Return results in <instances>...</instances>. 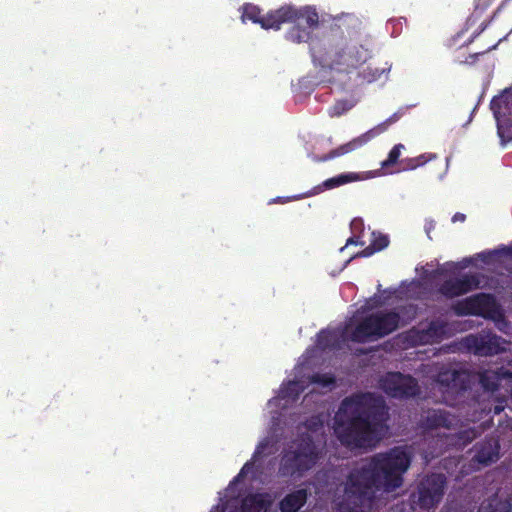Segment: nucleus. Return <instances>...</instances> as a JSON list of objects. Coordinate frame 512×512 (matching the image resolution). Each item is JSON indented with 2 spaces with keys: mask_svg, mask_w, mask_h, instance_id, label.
Masks as SVG:
<instances>
[{
  "mask_svg": "<svg viewBox=\"0 0 512 512\" xmlns=\"http://www.w3.org/2000/svg\"><path fill=\"white\" fill-rule=\"evenodd\" d=\"M412 454L406 447L396 446L377 453L350 471L343 499L335 512H365L376 491L393 492L400 488L411 465Z\"/></svg>",
  "mask_w": 512,
  "mask_h": 512,
  "instance_id": "obj_1",
  "label": "nucleus"
},
{
  "mask_svg": "<svg viewBox=\"0 0 512 512\" xmlns=\"http://www.w3.org/2000/svg\"><path fill=\"white\" fill-rule=\"evenodd\" d=\"M388 407L381 396L371 392L345 397L334 416V433L349 448L374 447L382 438Z\"/></svg>",
  "mask_w": 512,
  "mask_h": 512,
  "instance_id": "obj_2",
  "label": "nucleus"
},
{
  "mask_svg": "<svg viewBox=\"0 0 512 512\" xmlns=\"http://www.w3.org/2000/svg\"><path fill=\"white\" fill-rule=\"evenodd\" d=\"M309 47L316 65L339 73H351L371 57L370 51L362 44L334 33L312 40Z\"/></svg>",
  "mask_w": 512,
  "mask_h": 512,
  "instance_id": "obj_3",
  "label": "nucleus"
},
{
  "mask_svg": "<svg viewBox=\"0 0 512 512\" xmlns=\"http://www.w3.org/2000/svg\"><path fill=\"white\" fill-rule=\"evenodd\" d=\"M404 308L384 309L372 312L363 317L350 334L355 343H367L382 339L404 326L401 312Z\"/></svg>",
  "mask_w": 512,
  "mask_h": 512,
  "instance_id": "obj_4",
  "label": "nucleus"
},
{
  "mask_svg": "<svg viewBox=\"0 0 512 512\" xmlns=\"http://www.w3.org/2000/svg\"><path fill=\"white\" fill-rule=\"evenodd\" d=\"M300 18H305L306 23L311 27L319 23L317 11L311 7L296 8L292 5H284L280 8L268 12L265 16L261 15V10L253 4L243 6L242 20H250L258 23L263 29L279 30L286 22H295Z\"/></svg>",
  "mask_w": 512,
  "mask_h": 512,
  "instance_id": "obj_5",
  "label": "nucleus"
},
{
  "mask_svg": "<svg viewBox=\"0 0 512 512\" xmlns=\"http://www.w3.org/2000/svg\"><path fill=\"white\" fill-rule=\"evenodd\" d=\"M319 453L313 439L300 438L294 449L285 451L281 458L279 473L283 477L302 476L318 461Z\"/></svg>",
  "mask_w": 512,
  "mask_h": 512,
  "instance_id": "obj_6",
  "label": "nucleus"
},
{
  "mask_svg": "<svg viewBox=\"0 0 512 512\" xmlns=\"http://www.w3.org/2000/svg\"><path fill=\"white\" fill-rule=\"evenodd\" d=\"M447 478L442 473L424 475L411 494L412 503L423 510L435 508L443 499Z\"/></svg>",
  "mask_w": 512,
  "mask_h": 512,
  "instance_id": "obj_7",
  "label": "nucleus"
},
{
  "mask_svg": "<svg viewBox=\"0 0 512 512\" xmlns=\"http://www.w3.org/2000/svg\"><path fill=\"white\" fill-rule=\"evenodd\" d=\"M457 316H480L489 320H496L501 316L500 307L494 295L477 293L457 301L452 306Z\"/></svg>",
  "mask_w": 512,
  "mask_h": 512,
  "instance_id": "obj_8",
  "label": "nucleus"
},
{
  "mask_svg": "<svg viewBox=\"0 0 512 512\" xmlns=\"http://www.w3.org/2000/svg\"><path fill=\"white\" fill-rule=\"evenodd\" d=\"M380 388L386 395L396 399H408L420 393L417 380L401 372H388L381 378Z\"/></svg>",
  "mask_w": 512,
  "mask_h": 512,
  "instance_id": "obj_9",
  "label": "nucleus"
},
{
  "mask_svg": "<svg viewBox=\"0 0 512 512\" xmlns=\"http://www.w3.org/2000/svg\"><path fill=\"white\" fill-rule=\"evenodd\" d=\"M497 122V134L502 145L512 142V97L507 93L491 101Z\"/></svg>",
  "mask_w": 512,
  "mask_h": 512,
  "instance_id": "obj_10",
  "label": "nucleus"
},
{
  "mask_svg": "<svg viewBox=\"0 0 512 512\" xmlns=\"http://www.w3.org/2000/svg\"><path fill=\"white\" fill-rule=\"evenodd\" d=\"M465 345L478 356H494L506 349V341L490 332L468 335L465 338Z\"/></svg>",
  "mask_w": 512,
  "mask_h": 512,
  "instance_id": "obj_11",
  "label": "nucleus"
},
{
  "mask_svg": "<svg viewBox=\"0 0 512 512\" xmlns=\"http://www.w3.org/2000/svg\"><path fill=\"white\" fill-rule=\"evenodd\" d=\"M480 286V278L475 273H465L460 277L449 278L438 287V292L447 299L462 296Z\"/></svg>",
  "mask_w": 512,
  "mask_h": 512,
  "instance_id": "obj_12",
  "label": "nucleus"
},
{
  "mask_svg": "<svg viewBox=\"0 0 512 512\" xmlns=\"http://www.w3.org/2000/svg\"><path fill=\"white\" fill-rule=\"evenodd\" d=\"M458 423V417L444 409H429L422 416L420 426L424 430H436L439 428L455 430Z\"/></svg>",
  "mask_w": 512,
  "mask_h": 512,
  "instance_id": "obj_13",
  "label": "nucleus"
},
{
  "mask_svg": "<svg viewBox=\"0 0 512 512\" xmlns=\"http://www.w3.org/2000/svg\"><path fill=\"white\" fill-rule=\"evenodd\" d=\"M500 445L498 440L493 437L485 438L476 443L473 447L474 455L471 458L473 466L477 468L488 466L499 459Z\"/></svg>",
  "mask_w": 512,
  "mask_h": 512,
  "instance_id": "obj_14",
  "label": "nucleus"
},
{
  "mask_svg": "<svg viewBox=\"0 0 512 512\" xmlns=\"http://www.w3.org/2000/svg\"><path fill=\"white\" fill-rule=\"evenodd\" d=\"M447 324L439 319L429 322L426 328L412 330L411 338L415 344L428 345L441 342L446 335Z\"/></svg>",
  "mask_w": 512,
  "mask_h": 512,
  "instance_id": "obj_15",
  "label": "nucleus"
},
{
  "mask_svg": "<svg viewBox=\"0 0 512 512\" xmlns=\"http://www.w3.org/2000/svg\"><path fill=\"white\" fill-rule=\"evenodd\" d=\"M437 382L453 393L464 392L469 388V376L462 370H445L439 372Z\"/></svg>",
  "mask_w": 512,
  "mask_h": 512,
  "instance_id": "obj_16",
  "label": "nucleus"
},
{
  "mask_svg": "<svg viewBox=\"0 0 512 512\" xmlns=\"http://www.w3.org/2000/svg\"><path fill=\"white\" fill-rule=\"evenodd\" d=\"M373 139V132H365L361 134L360 136L353 138L351 141L340 145L339 147L332 149L326 154H323L321 156H316L314 160L316 162H327L332 159H335L337 157L346 155L348 153H351L365 144H367L370 140Z\"/></svg>",
  "mask_w": 512,
  "mask_h": 512,
  "instance_id": "obj_17",
  "label": "nucleus"
},
{
  "mask_svg": "<svg viewBox=\"0 0 512 512\" xmlns=\"http://www.w3.org/2000/svg\"><path fill=\"white\" fill-rule=\"evenodd\" d=\"M272 505V498L269 493H252L245 496L239 508L229 512H267Z\"/></svg>",
  "mask_w": 512,
  "mask_h": 512,
  "instance_id": "obj_18",
  "label": "nucleus"
},
{
  "mask_svg": "<svg viewBox=\"0 0 512 512\" xmlns=\"http://www.w3.org/2000/svg\"><path fill=\"white\" fill-rule=\"evenodd\" d=\"M503 381L512 383V371L504 367L486 370L480 375V384L486 391H497Z\"/></svg>",
  "mask_w": 512,
  "mask_h": 512,
  "instance_id": "obj_19",
  "label": "nucleus"
},
{
  "mask_svg": "<svg viewBox=\"0 0 512 512\" xmlns=\"http://www.w3.org/2000/svg\"><path fill=\"white\" fill-rule=\"evenodd\" d=\"M307 489H298L287 494L279 502V510L281 512H298L307 502Z\"/></svg>",
  "mask_w": 512,
  "mask_h": 512,
  "instance_id": "obj_20",
  "label": "nucleus"
},
{
  "mask_svg": "<svg viewBox=\"0 0 512 512\" xmlns=\"http://www.w3.org/2000/svg\"><path fill=\"white\" fill-rule=\"evenodd\" d=\"M358 180H360V177L357 173L347 172L326 179L317 188L319 189V191L331 190L348 183L356 182Z\"/></svg>",
  "mask_w": 512,
  "mask_h": 512,
  "instance_id": "obj_21",
  "label": "nucleus"
},
{
  "mask_svg": "<svg viewBox=\"0 0 512 512\" xmlns=\"http://www.w3.org/2000/svg\"><path fill=\"white\" fill-rule=\"evenodd\" d=\"M294 24H296L295 26H293L288 32H287V39L293 43H302V42H307L310 40V42L313 40L310 38V32L305 29V28H301L300 25L301 23H304L308 28H310V26L306 23V20L305 18H300L299 20L293 22ZM317 25L315 26H311V29L317 27Z\"/></svg>",
  "mask_w": 512,
  "mask_h": 512,
  "instance_id": "obj_22",
  "label": "nucleus"
},
{
  "mask_svg": "<svg viewBox=\"0 0 512 512\" xmlns=\"http://www.w3.org/2000/svg\"><path fill=\"white\" fill-rule=\"evenodd\" d=\"M479 512H512V505L508 500L491 498L486 504H482Z\"/></svg>",
  "mask_w": 512,
  "mask_h": 512,
  "instance_id": "obj_23",
  "label": "nucleus"
},
{
  "mask_svg": "<svg viewBox=\"0 0 512 512\" xmlns=\"http://www.w3.org/2000/svg\"><path fill=\"white\" fill-rule=\"evenodd\" d=\"M316 345L322 350L334 349L338 346V337L332 331L321 330L317 334Z\"/></svg>",
  "mask_w": 512,
  "mask_h": 512,
  "instance_id": "obj_24",
  "label": "nucleus"
},
{
  "mask_svg": "<svg viewBox=\"0 0 512 512\" xmlns=\"http://www.w3.org/2000/svg\"><path fill=\"white\" fill-rule=\"evenodd\" d=\"M303 390L304 387L301 385L299 381H289L287 385L281 388V397L296 400L303 392Z\"/></svg>",
  "mask_w": 512,
  "mask_h": 512,
  "instance_id": "obj_25",
  "label": "nucleus"
},
{
  "mask_svg": "<svg viewBox=\"0 0 512 512\" xmlns=\"http://www.w3.org/2000/svg\"><path fill=\"white\" fill-rule=\"evenodd\" d=\"M354 106L352 101L347 99H340L335 101V103L329 107L328 114L331 117H339L349 111Z\"/></svg>",
  "mask_w": 512,
  "mask_h": 512,
  "instance_id": "obj_26",
  "label": "nucleus"
},
{
  "mask_svg": "<svg viewBox=\"0 0 512 512\" xmlns=\"http://www.w3.org/2000/svg\"><path fill=\"white\" fill-rule=\"evenodd\" d=\"M402 115H403L402 111H397L393 115H391L388 119H386L384 122H382L381 124H379L378 126L372 128V129H370L368 132H373V138H375L376 136H378L381 133H383L384 131H386L391 124L397 122L402 117Z\"/></svg>",
  "mask_w": 512,
  "mask_h": 512,
  "instance_id": "obj_27",
  "label": "nucleus"
},
{
  "mask_svg": "<svg viewBox=\"0 0 512 512\" xmlns=\"http://www.w3.org/2000/svg\"><path fill=\"white\" fill-rule=\"evenodd\" d=\"M404 149L403 144H396L389 152L388 157L381 163L382 168H388L398 162L401 151Z\"/></svg>",
  "mask_w": 512,
  "mask_h": 512,
  "instance_id": "obj_28",
  "label": "nucleus"
},
{
  "mask_svg": "<svg viewBox=\"0 0 512 512\" xmlns=\"http://www.w3.org/2000/svg\"><path fill=\"white\" fill-rule=\"evenodd\" d=\"M427 161H428V159L426 158V156L424 154L419 155L417 157H413V158H407L402 161V165H403L402 169L403 170H413V169H416V168L424 165Z\"/></svg>",
  "mask_w": 512,
  "mask_h": 512,
  "instance_id": "obj_29",
  "label": "nucleus"
},
{
  "mask_svg": "<svg viewBox=\"0 0 512 512\" xmlns=\"http://www.w3.org/2000/svg\"><path fill=\"white\" fill-rule=\"evenodd\" d=\"M310 382L313 384H319L324 387L330 386L335 383L334 376L330 374H321V373H314L309 378Z\"/></svg>",
  "mask_w": 512,
  "mask_h": 512,
  "instance_id": "obj_30",
  "label": "nucleus"
},
{
  "mask_svg": "<svg viewBox=\"0 0 512 512\" xmlns=\"http://www.w3.org/2000/svg\"><path fill=\"white\" fill-rule=\"evenodd\" d=\"M373 239L370 245L378 252L385 249L389 245V238L387 235L375 232L372 233Z\"/></svg>",
  "mask_w": 512,
  "mask_h": 512,
  "instance_id": "obj_31",
  "label": "nucleus"
},
{
  "mask_svg": "<svg viewBox=\"0 0 512 512\" xmlns=\"http://www.w3.org/2000/svg\"><path fill=\"white\" fill-rule=\"evenodd\" d=\"M478 437V431L475 428L462 430L458 433L459 443L466 446Z\"/></svg>",
  "mask_w": 512,
  "mask_h": 512,
  "instance_id": "obj_32",
  "label": "nucleus"
},
{
  "mask_svg": "<svg viewBox=\"0 0 512 512\" xmlns=\"http://www.w3.org/2000/svg\"><path fill=\"white\" fill-rule=\"evenodd\" d=\"M253 462L252 461H247L243 467L241 468V470L239 471V473L234 477L233 481L231 482L232 484L233 483H237V482H240L243 478L246 477V475L252 470L253 468Z\"/></svg>",
  "mask_w": 512,
  "mask_h": 512,
  "instance_id": "obj_33",
  "label": "nucleus"
},
{
  "mask_svg": "<svg viewBox=\"0 0 512 512\" xmlns=\"http://www.w3.org/2000/svg\"><path fill=\"white\" fill-rule=\"evenodd\" d=\"M502 41V38L498 39L493 45L489 46L487 49H485L484 51L482 52H478V53H474V54H471L470 55V58H477L479 55H483L491 50H494L497 48V46L499 45V43Z\"/></svg>",
  "mask_w": 512,
  "mask_h": 512,
  "instance_id": "obj_34",
  "label": "nucleus"
},
{
  "mask_svg": "<svg viewBox=\"0 0 512 512\" xmlns=\"http://www.w3.org/2000/svg\"><path fill=\"white\" fill-rule=\"evenodd\" d=\"M351 230L353 231V233H355L357 231H362L363 230V221H362V219H354V220H352V222H351Z\"/></svg>",
  "mask_w": 512,
  "mask_h": 512,
  "instance_id": "obj_35",
  "label": "nucleus"
},
{
  "mask_svg": "<svg viewBox=\"0 0 512 512\" xmlns=\"http://www.w3.org/2000/svg\"><path fill=\"white\" fill-rule=\"evenodd\" d=\"M348 245H360V246H363L364 245V242L360 240V237L359 236H352L350 238H348V240L346 241V246Z\"/></svg>",
  "mask_w": 512,
  "mask_h": 512,
  "instance_id": "obj_36",
  "label": "nucleus"
},
{
  "mask_svg": "<svg viewBox=\"0 0 512 512\" xmlns=\"http://www.w3.org/2000/svg\"><path fill=\"white\" fill-rule=\"evenodd\" d=\"M375 252L377 251L371 245H369L362 252L359 253V256L369 257Z\"/></svg>",
  "mask_w": 512,
  "mask_h": 512,
  "instance_id": "obj_37",
  "label": "nucleus"
},
{
  "mask_svg": "<svg viewBox=\"0 0 512 512\" xmlns=\"http://www.w3.org/2000/svg\"><path fill=\"white\" fill-rule=\"evenodd\" d=\"M487 26H488V23H486V22L482 23V24H481V26H480L479 31H477V32L473 33V35L471 36V38L469 39V41H468V42H469V43L473 42V41H474V39H475L477 36H479V34H480L481 32H483V31L486 29V27H487Z\"/></svg>",
  "mask_w": 512,
  "mask_h": 512,
  "instance_id": "obj_38",
  "label": "nucleus"
},
{
  "mask_svg": "<svg viewBox=\"0 0 512 512\" xmlns=\"http://www.w3.org/2000/svg\"><path fill=\"white\" fill-rule=\"evenodd\" d=\"M466 219V215L460 212H457L452 217V222H464Z\"/></svg>",
  "mask_w": 512,
  "mask_h": 512,
  "instance_id": "obj_39",
  "label": "nucleus"
},
{
  "mask_svg": "<svg viewBox=\"0 0 512 512\" xmlns=\"http://www.w3.org/2000/svg\"><path fill=\"white\" fill-rule=\"evenodd\" d=\"M479 256L481 257V259H482L484 262H487V256H490V253H487V254H486L485 252H483V253L479 254Z\"/></svg>",
  "mask_w": 512,
  "mask_h": 512,
  "instance_id": "obj_40",
  "label": "nucleus"
},
{
  "mask_svg": "<svg viewBox=\"0 0 512 512\" xmlns=\"http://www.w3.org/2000/svg\"><path fill=\"white\" fill-rule=\"evenodd\" d=\"M502 410H503V407H500V406H495V408H494V412L496 414H499Z\"/></svg>",
  "mask_w": 512,
  "mask_h": 512,
  "instance_id": "obj_41",
  "label": "nucleus"
},
{
  "mask_svg": "<svg viewBox=\"0 0 512 512\" xmlns=\"http://www.w3.org/2000/svg\"><path fill=\"white\" fill-rule=\"evenodd\" d=\"M410 308H411L412 313H413V316H414V315H415V313H416V310H415L412 306H410Z\"/></svg>",
  "mask_w": 512,
  "mask_h": 512,
  "instance_id": "obj_42",
  "label": "nucleus"
},
{
  "mask_svg": "<svg viewBox=\"0 0 512 512\" xmlns=\"http://www.w3.org/2000/svg\"><path fill=\"white\" fill-rule=\"evenodd\" d=\"M469 59H470V57L466 58V61H469ZM475 60H476V58L475 59L471 58V62H474Z\"/></svg>",
  "mask_w": 512,
  "mask_h": 512,
  "instance_id": "obj_43",
  "label": "nucleus"
},
{
  "mask_svg": "<svg viewBox=\"0 0 512 512\" xmlns=\"http://www.w3.org/2000/svg\"><path fill=\"white\" fill-rule=\"evenodd\" d=\"M512 97V93H508Z\"/></svg>",
  "mask_w": 512,
  "mask_h": 512,
  "instance_id": "obj_44",
  "label": "nucleus"
}]
</instances>
